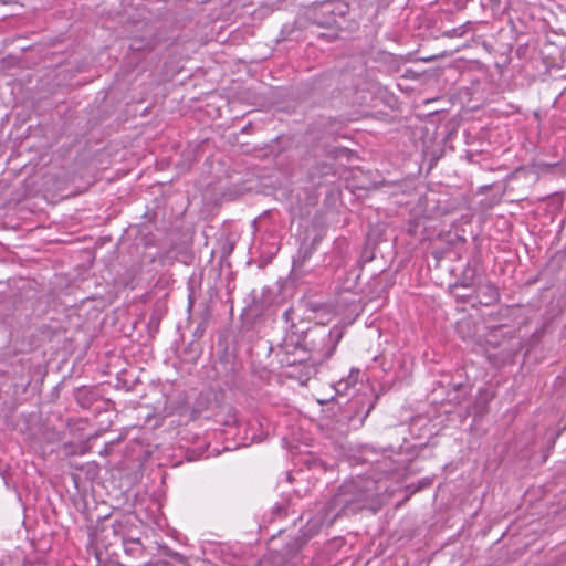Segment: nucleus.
Masks as SVG:
<instances>
[{"instance_id": "f257e3e1", "label": "nucleus", "mask_w": 566, "mask_h": 566, "mask_svg": "<svg viewBox=\"0 0 566 566\" xmlns=\"http://www.w3.org/2000/svg\"><path fill=\"white\" fill-rule=\"evenodd\" d=\"M369 481L358 480L345 482L329 502L332 511L340 513H353L363 507L368 499L365 484Z\"/></svg>"}, {"instance_id": "f03ea898", "label": "nucleus", "mask_w": 566, "mask_h": 566, "mask_svg": "<svg viewBox=\"0 0 566 566\" xmlns=\"http://www.w3.org/2000/svg\"><path fill=\"white\" fill-rule=\"evenodd\" d=\"M304 340L302 335L292 334L284 338L282 347L285 350L286 354H297L298 357L287 361L289 364L293 365L296 363L304 361L310 358L307 350L302 343Z\"/></svg>"}, {"instance_id": "7ed1b4c3", "label": "nucleus", "mask_w": 566, "mask_h": 566, "mask_svg": "<svg viewBox=\"0 0 566 566\" xmlns=\"http://www.w3.org/2000/svg\"><path fill=\"white\" fill-rule=\"evenodd\" d=\"M447 36H461L463 34L462 28H455L444 33Z\"/></svg>"}]
</instances>
